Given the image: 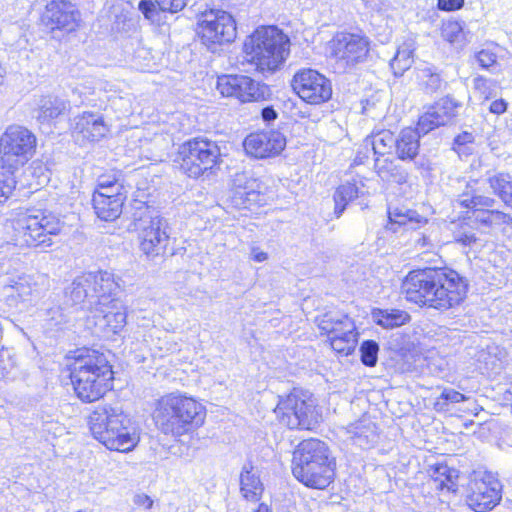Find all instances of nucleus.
I'll list each match as a JSON object with an SVG mask.
<instances>
[{"label":"nucleus","instance_id":"obj_35","mask_svg":"<svg viewBox=\"0 0 512 512\" xmlns=\"http://www.w3.org/2000/svg\"><path fill=\"white\" fill-rule=\"evenodd\" d=\"M395 138L390 130L372 132L364 140L365 147H371L375 157L391 155L393 148H395Z\"/></svg>","mask_w":512,"mask_h":512},{"label":"nucleus","instance_id":"obj_57","mask_svg":"<svg viewBox=\"0 0 512 512\" xmlns=\"http://www.w3.org/2000/svg\"><path fill=\"white\" fill-rule=\"evenodd\" d=\"M157 344L158 346H156V348L158 349V351L154 352V356L164 357L166 354L176 350V343H170L159 339Z\"/></svg>","mask_w":512,"mask_h":512},{"label":"nucleus","instance_id":"obj_60","mask_svg":"<svg viewBox=\"0 0 512 512\" xmlns=\"http://www.w3.org/2000/svg\"><path fill=\"white\" fill-rule=\"evenodd\" d=\"M506 109L507 103L503 99L495 100L489 106L490 112L497 115L503 114L506 111Z\"/></svg>","mask_w":512,"mask_h":512},{"label":"nucleus","instance_id":"obj_39","mask_svg":"<svg viewBox=\"0 0 512 512\" xmlns=\"http://www.w3.org/2000/svg\"><path fill=\"white\" fill-rule=\"evenodd\" d=\"M418 79L427 94L442 92L447 87V82L441 77L437 68L433 66L420 69Z\"/></svg>","mask_w":512,"mask_h":512},{"label":"nucleus","instance_id":"obj_25","mask_svg":"<svg viewBox=\"0 0 512 512\" xmlns=\"http://www.w3.org/2000/svg\"><path fill=\"white\" fill-rule=\"evenodd\" d=\"M59 219L50 212L38 210L34 214V249L45 251L60 232Z\"/></svg>","mask_w":512,"mask_h":512},{"label":"nucleus","instance_id":"obj_12","mask_svg":"<svg viewBox=\"0 0 512 512\" xmlns=\"http://www.w3.org/2000/svg\"><path fill=\"white\" fill-rule=\"evenodd\" d=\"M330 56L339 69L346 70L367 60L370 41L360 33L337 32L329 41Z\"/></svg>","mask_w":512,"mask_h":512},{"label":"nucleus","instance_id":"obj_52","mask_svg":"<svg viewBox=\"0 0 512 512\" xmlns=\"http://www.w3.org/2000/svg\"><path fill=\"white\" fill-rule=\"evenodd\" d=\"M476 59L479 65L484 69L492 67L497 62L496 54L486 49L479 51L476 55Z\"/></svg>","mask_w":512,"mask_h":512},{"label":"nucleus","instance_id":"obj_2","mask_svg":"<svg viewBox=\"0 0 512 512\" xmlns=\"http://www.w3.org/2000/svg\"><path fill=\"white\" fill-rule=\"evenodd\" d=\"M93 437L109 450L130 452L138 444V429L119 405L103 404L89 416Z\"/></svg>","mask_w":512,"mask_h":512},{"label":"nucleus","instance_id":"obj_1","mask_svg":"<svg viewBox=\"0 0 512 512\" xmlns=\"http://www.w3.org/2000/svg\"><path fill=\"white\" fill-rule=\"evenodd\" d=\"M71 358L70 379L82 402L97 401L113 388L114 372L104 353L84 347L74 351Z\"/></svg>","mask_w":512,"mask_h":512},{"label":"nucleus","instance_id":"obj_14","mask_svg":"<svg viewBox=\"0 0 512 512\" xmlns=\"http://www.w3.org/2000/svg\"><path fill=\"white\" fill-rule=\"evenodd\" d=\"M217 90L222 96L234 97L242 103L265 100L270 96L269 87L246 75H222L217 80Z\"/></svg>","mask_w":512,"mask_h":512},{"label":"nucleus","instance_id":"obj_8","mask_svg":"<svg viewBox=\"0 0 512 512\" xmlns=\"http://www.w3.org/2000/svg\"><path fill=\"white\" fill-rule=\"evenodd\" d=\"M503 485L490 471H474L465 488V503L474 512L493 510L501 501Z\"/></svg>","mask_w":512,"mask_h":512},{"label":"nucleus","instance_id":"obj_18","mask_svg":"<svg viewBox=\"0 0 512 512\" xmlns=\"http://www.w3.org/2000/svg\"><path fill=\"white\" fill-rule=\"evenodd\" d=\"M79 12L75 6L66 0H53L46 5L41 15L40 23L49 31L55 30L72 32L78 26Z\"/></svg>","mask_w":512,"mask_h":512},{"label":"nucleus","instance_id":"obj_19","mask_svg":"<svg viewBox=\"0 0 512 512\" xmlns=\"http://www.w3.org/2000/svg\"><path fill=\"white\" fill-rule=\"evenodd\" d=\"M461 106L460 102L450 96L439 99L419 117L418 126L420 131L423 134H428L435 128L451 123Z\"/></svg>","mask_w":512,"mask_h":512},{"label":"nucleus","instance_id":"obj_46","mask_svg":"<svg viewBox=\"0 0 512 512\" xmlns=\"http://www.w3.org/2000/svg\"><path fill=\"white\" fill-rule=\"evenodd\" d=\"M360 360L367 367H374L378 361L379 345L374 340H365L360 345Z\"/></svg>","mask_w":512,"mask_h":512},{"label":"nucleus","instance_id":"obj_4","mask_svg":"<svg viewBox=\"0 0 512 512\" xmlns=\"http://www.w3.org/2000/svg\"><path fill=\"white\" fill-rule=\"evenodd\" d=\"M289 39L275 26L257 28L248 36L243 45V52L247 62L255 70L264 73H273L285 61L289 54Z\"/></svg>","mask_w":512,"mask_h":512},{"label":"nucleus","instance_id":"obj_21","mask_svg":"<svg viewBox=\"0 0 512 512\" xmlns=\"http://www.w3.org/2000/svg\"><path fill=\"white\" fill-rule=\"evenodd\" d=\"M440 287V310H448L460 305L466 298L468 282L457 271L450 268H442Z\"/></svg>","mask_w":512,"mask_h":512},{"label":"nucleus","instance_id":"obj_61","mask_svg":"<svg viewBox=\"0 0 512 512\" xmlns=\"http://www.w3.org/2000/svg\"><path fill=\"white\" fill-rule=\"evenodd\" d=\"M34 285H39L40 291L47 292L50 288V279L46 274H38L36 279L34 278Z\"/></svg>","mask_w":512,"mask_h":512},{"label":"nucleus","instance_id":"obj_40","mask_svg":"<svg viewBox=\"0 0 512 512\" xmlns=\"http://www.w3.org/2000/svg\"><path fill=\"white\" fill-rule=\"evenodd\" d=\"M245 190V202H247V208H250L253 205L261 206L266 203L267 187L260 180L255 178L251 172L248 171Z\"/></svg>","mask_w":512,"mask_h":512},{"label":"nucleus","instance_id":"obj_37","mask_svg":"<svg viewBox=\"0 0 512 512\" xmlns=\"http://www.w3.org/2000/svg\"><path fill=\"white\" fill-rule=\"evenodd\" d=\"M372 319L385 329H393L407 323L410 316L407 312L399 309H374Z\"/></svg>","mask_w":512,"mask_h":512},{"label":"nucleus","instance_id":"obj_58","mask_svg":"<svg viewBox=\"0 0 512 512\" xmlns=\"http://www.w3.org/2000/svg\"><path fill=\"white\" fill-rule=\"evenodd\" d=\"M261 118L265 123L270 124L278 118V112L273 106H266L261 110Z\"/></svg>","mask_w":512,"mask_h":512},{"label":"nucleus","instance_id":"obj_24","mask_svg":"<svg viewBox=\"0 0 512 512\" xmlns=\"http://www.w3.org/2000/svg\"><path fill=\"white\" fill-rule=\"evenodd\" d=\"M294 477L305 486L314 489H325L330 485L335 475V461H328L311 468H293Z\"/></svg>","mask_w":512,"mask_h":512},{"label":"nucleus","instance_id":"obj_45","mask_svg":"<svg viewBox=\"0 0 512 512\" xmlns=\"http://www.w3.org/2000/svg\"><path fill=\"white\" fill-rule=\"evenodd\" d=\"M413 63L412 51L409 48H399L390 61V67L395 75H402Z\"/></svg>","mask_w":512,"mask_h":512},{"label":"nucleus","instance_id":"obj_56","mask_svg":"<svg viewBox=\"0 0 512 512\" xmlns=\"http://www.w3.org/2000/svg\"><path fill=\"white\" fill-rule=\"evenodd\" d=\"M94 192H101L107 195H117L123 199L127 198V191L123 184H116V186L112 185L108 189L107 188H96Z\"/></svg>","mask_w":512,"mask_h":512},{"label":"nucleus","instance_id":"obj_30","mask_svg":"<svg viewBox=\"0 0 512 512\" xmlns=\"http://www.w3.org/2000/svg\"><path fill=\"white\" fill-rule=\"evenodd\" d=\"M70 107L69 102L56 97V96H45L42 97L38 102V115L37 120L41 126L47 125L51 128V124L60 115L64 114Z\"/></svg>","mask_w":512,"mask_h":512},{"label":"nucleus","instance_id":"obj_54","mask_svg":"<svg viewBox=\"0 0 512 512\" xmlns=\"http://www.w3.org/2000/svg\"><path fill=\"white\" fill-rule=\"evenodd\" d=\"M440 399L445 400L450 403H459L466 400L464 394L454 390V389H445L440 396Z\"/></svg>","mask_w":512,"mask_h":512},{"label":"nucleus","instance_id":"obj_6","mask_svg":"<svg viewBox=\"0 0 512 512\" xmlns=\"http://www.w3.org/2000/svg\"><path fill=\"white\" fill-rule=\"evenodd\" d=\"M442 268H425L409 272L401 285L405 298L419 306L440 310Z\"/></svg>","mask_w":512,"mask_h":512},{"label":"nucleus","instance_id":"obj_13","mask_svg":"<svg viewBox=\"0 0 512 512\" xmlns=\"http://www.w3.org/2000/svg\"><path fill=\"white\" fill-rule=\"evenodd\" d=\"M274 412L279 422L289 429L310 430L317 423L314 401L300 396L296 390L281 397Z\"/></svg>","mask_w":512,"mask_h":512},{"label":"nucleus","instance_id":"obj_9","mask_svg":"<svg viewBox=\"0 0 512 512\" xmlns=\"http://www.w3.org/2000/svg\"><path fill=\"white\" fill-rule=\"evenodd\" d=\"M220 158V149L216 142L195 138L179 147L176 162L180 169L192 178H198L212 169Z\"/></svg>","mask_w":512,"mask_h":512},{"label":"nucleus","instance_id":"obj_27","mask_svg":"<svg viewBox=\"0 0 512 512\" xmlns=\"http://www.w3.org/2000/svg\"><path fill=\"white\" fill-rule=\"evenodd\" d=\"M424 135L419 126L413 129L404 128L395 138V154L399 160L404 162L413 161L419 154L420 138Z\"/></svg>","mask_w":512,"mask_h":512},{"label":"nucleus","instance_id":"obj_33","mask_svg":"<svg viewBox=\"0 0 512 512\" xmlns=\"http://www.w3.org/2000/svg\"><path fill=\"white\" fill-rule=\"evenodd\" d=\"M430 475L436 489L453 493L458 490L459 471L457 469L438 463L431 467Z\"/></svg>","mask_w":512,"mask_h":512},{"label":"nucleus","instance_id":"obj_51","mask_svg":"<svg viewBox=\"0 0 512 512\" xmlns=\"http://www.w3.org/2000/svg\"><path fill=\"white\" fill-rule=\"evenodd\" d=\"M120 177H121V174L118 172L100 175L97 179L96 188H107L108 189L112 185L116 186V184H123L121 182Z\"/></svg>","mask_w":512,"mask_h":512},{"label":"nucleus","instance_id":"obj_44","mask_svg":"<svg viewBox=\"0 0 512 512\" xmlns=\"http://www.w3.org/2000/svg\"><path fill=\"white\" fill-rule=\"evenodd\" d=\"M15 180L13 176V165L0 166V204H4L11 196L15 188Z\"/></svg>","mask_w":512,"mask_h":512},{"label":"nucleus","instance_id":"obj_31","mask_svg":"<svg viewBox=\"0 0 512 512\" xmlns=\"http://www.w3.org/2000/svg\"><path fill=\"white\" fill-rule=\"evenodd\" d=\"M374 170L381 180L403 184L407 181L406 170L391 157V155L377 156L374 159Z\"/></svg>","mask_w":512,"mask_h":512},{"label":"nucleus","instance_id":"obj_10","mask_svg":"<svg viewBox=\"0 0 512 512\" xmlns=\"http://www.w3.org/2000/svg\"><path fill=\"white\" fill-rule=\"evenodd\" d=\"M198 34L202 43L212 52L217 47L232 43L237 36L236 21L224 10L211 9L198 20Z\"/></svg>","mask_w":512,"mask_h":512},{"label":"nucleus","instance_id":"obj_55","mask_svg":"<svg viewBox=\"0 0 512 512\" xmlns=\"http://www.w3.org/2000/svg\"><path fill=\"white\" fill-rule=\"evenodd\" d=\"M464 0H437V7L442 11H455L462 8Z\"/></svg>","mask_w":512,"mask_h":512},{"label":"nucleus","instance_id":"obj_62","mask_svg":"<svg viewBox=\"0 0 512 512\" xmlns=\"http://www.w3.org/2000/svg\"><path fill=\"white\" fill-rule=\"evenodd\" d=\"M369 158V148L365 147V143L363 144L362 148L357 152L354 164L355 165H361L366 162V160Z\"/></svg>","mask_w":512,"mask_h":512},{"label":"nucleus","instance_id":"obj_43","mask_svg":"<svg viewBox=\"0 0 512 512\" xmlns=\"http://www.w3.org/2000/svg\"><path fill=\"white\" fill-rule=\"evenodd\" d=\"M474 219L480 225L489 228L512 224V217L509 214L498 209H493V207L485 211L477 212Z\"/></svg>","mask_w":512,"mask_h":512},{"label":"nucleus","instance_id":"obj_28","mask_svg":"<svg viewBox=\"0 0 512 512\" xmlns=\"http://www.w3.org/2000/svg\"><path fill=\"white\" fill-rule=\"evenodd\" d=\"M478 183V180L464 181L465 190L456 199L461 207L473 210L474 216L477 212L494 207L496 203L494 198L479 193L475 187Z\"/></svg>","mask_w":512,"mask_h":512},{"label":"nucleus","instance_id":"obj_22","mask_svg":"<svg viewBox=\"0 0 512 512\" xmlns=\"http://www.w3.org/2000/svg\"><path fill=\"white\" fill-rule=\"evenodd\" d=\"M334 460L330 457L328 446L318 439L303 440L294 450L292 459V469L303 466L311 468L313 465H319Z\"/></svg>","mask_w":512,"mask_h":512},{"label":"nucleus","instance_id":"obj_3","mask_svg":"<svg viewBox=\"0 0 512 512\" xmlns=\"http://www.w3.org/2000/svg\"><path fill=\"white\" fill-rule=\"evenodd\" d=\"M153 418L164 434L181 436L204 423L205 408L192 397L170 393L157 400Z\"/></svg>","mask_w":512,"mask_h":512},{"label":"nucleus","instance_id":"obj_36","mask_svg":"<svg viewBox=\"0 0 512 512\" xmlns=\"http://www.w3.org/2000/svg\"><path fill=\"white\" fill-rule=\"evenodd\" d=\"M240 490L242 495L250 501H257L263 491L260 478L253 472L251 464L244 465L240 475Z\"/></svg>","mask_w":512,"mask_h":512},{"label":"nucleus","instance_id":"obj_50","mask_svg":"<svg viewBox=\"0 0 512 512\" xmlns=\"http://www.w3.org/2000/svg\"><path fill=\"white\" fill-rule=\"evenodd\" d=\"M162 12L177 13L184 9L187 0H155Z\"/></svg>","mask_w":512,"mask_h":512},{"label":"nucleus","instance_id":"obj_7","mask_svg":"<svg viewBox=\"0 0 512 512\" xmlns=\"http://www.w3.org/2000/svg\"><path fill=\"white\" fill-rule=\"evenodd\" d=\"M140 251L151 260L164 256L170 240L171 228L166 218L145 210L135 218Z\"/></svg>","mask_w":512,"mask_h":512},{"label":"nucleus","instance_id":"obj_47","mask_svg":"<svg viewBox=\"0 0 512 512\" xmlns=\"http://www.w3.org/2000/svg\"><path fill=\"white\" fill-rule=\"evenodd\" d=\"M474 135L464 131L458 134L453 141V150L461 157L472 154V144L474 143Z\"/></svg>","mask_w":512,"mask_h":512},{"label":"nucleus","instance_id":"obj_26","mask_svg":"<svg viewBox=\"0 0 512 512\" xmlns=\"http://www.w3.org/2000/svg\"><path fill=\"white\" fill-rule=\"evenodd\" d=\"M341 429L347 440L362 449H368L378 441L376 424L367 416Z\"/></svg>","mask_w":512,"mask_h":512},{"label":"nucleus","instance_id":"obj_23","mask_svg":"<svg viewBox=\"0 0 512 512\" xmlns=\"http://www.w3.org/2000/svg\"><path fill=\"white\" fill-rule=\"evenodd\" d=\"M30 133L21 127H10L0 139L2 164H11L10 157H19L28 152L31 146ZM14 166V163H12Z\"/></svg>","mask_w":512,"mask_h":512},{"label":"nucleus","instance_id":"obj_38","mask_svg":"<svg viewBox=\"0 0 512 512\" xmlns=\"http://www.w3.org/2000/svg\"><path fill=\"white\" fill-rule=\"evenodd\" d=\"M54 409L49 407L47 411H42V414L37 415L34 428L44 437L47 441L50 437L55 438L62 435L64 427L53 417Z\"/></svg>","mask_w":512,"mask_h":512},{"label":"nucleus","instance_id":"obj_41","mask_svg":"<svg viewBox=\"0 0 512 512\" xmlns=\"http://www.w3.org/2000/svg\"><path fill=\"white\" fill-rule=\"evenodd\" d=\"M359 196V188L355 183H344L340 185L333 196L335 207L334 214L337 218H339L344 210L346 209L347 204L356 199Z\"/></svg>","mask_w":512,"mask_h":512},{"label":"nucleus","instance_id":"obj_29","mask_svg":"<svg viewBox=\"0 0 512 512\" xmlns=\"http://www.w3.org/2000/svg\"><path fill=\"white\" fill-rule=\"evenodd\" d=\"M125 200L120 196L101 192H94L92 197L95 214L99 219L107 222L114 221L121 215Z\"/></svg>","mask_w":512,"mask_h":512},{"label":"nucleus","instance_id":"obj_49","mask_svg":"<svg viewBox=\"0 0 512 512\" xmlns=\"http://www.w3.org/2000/svg\"><path fill=\"white\" fill-rule=\"evenodd\" d=\"M138 9L151 22L158 20L160 12H162L155 0H140Z\"/></svg>","mask_w":512,"mask_h":512},{"label":"nucleus","instance_id":"obj_34","mask_svg":"<svg viewBox=\"0 0 512 512\" xmlns=\"http://www.w3.org/2000/svg\"><path fill=\"white\" fill-rule=\"evenodd\" d=\"M485 181L503 203L512 208V176L508 173L487 172Z\"/></svg>","mask_w":512,"mask_h":512},{"label":"nucleus","instance_id":"obj_16","mask_svg":"<svg viewBox=\"0 0 512 512\" xmlns=\"http://www.w3.org/2000/svg\"><path fill=\"white\" fill-rule=\"evenodd\" d=\"M92 317L95 326L104 333H119L126 325V308L123 302L116 297V292L106 293L97 300Z\"/></svg>","mask_w":512,"mask_h":512},{"label":"nucleus","instance_id":"obj_64","mask_svg":"<svg viewBox=\"0 0 512 512\" xmlns=\"http://www.w3.org/2000/svg\"><path fill=\"white\" fill-rule=\"evenodd\" d=\"M268 254L262 250H260L258 247H253L251 249V259L255 262H264L267 260Z\"/></svg>","mask_w":512,"mask_h":512},{"label":"nucleus","instance_id":"obj_17","mask_svg":"<svg viewBox=\"0 0 512 512\" xmlns=\"http://www.w3.org/2000/svg\"><path fill=\"white\" fill-rule=\"evenodd\" d=\"M247 155L264 159L279 155L286 147V137L279 130H266L249 134L243 142Z\"/></svg>","mask_w":512,"mask_h":512},{"label":"nucleus","instance_id":"obj_32","mask_svg":"<svg viewBox=\"0 0 512 512\" xmlns=\"http://www.w3.org/2000/svg\"><path fill=\"white\" fill-rule=\"evenodd\" d=\"M427 218L420 215L417 211L404 208H396L389 211L388 229L397 232L398 227L407 229H416L427 223Z\"/></svg>","mask_w":512,"mask_h":512},{"label":"nucleus","instance_id":"obj_42","mask_svg":"<svg viewBox=\"0 0 512 512\" xmlns=\"http://www.w3.org/2000/svg\"><path fill=\"white\" fill-rule=\"evenodd\" d=\"M247 184V171L236 172L231 180L229 198L236 208H247L245 202V185Z\"/></svg>","mask_w":512,"mask_h":512},{"label":"nucleus","instance_id":"obj_48","mask_svg":"<svg viewBox=\"0 0 512 512\" xmlns=\"http://www.w3.org/2000/svg\"><path fill=\"white\" fill-rule=\"evenodd\" d=\"M463 32L462 23L455 20H449L442 25L441 34L442 37L450 42L456 43L459 41Z\"/></svg>","mask_w":512,"mask_h":512},{"label":"nucleus","instance_id":"obj_5","mask_svg":"<svg viewBox=\"0 0 512 512\" xmlns=\"http://www.w3.org/2000/svg\"><path fill=\"white\" fill-rule=\"evenodd\" d=\"M118 289L119 284L108 271L85 273L65 288V304L91 314L102 295L117 292Z\"/></svg>","mask_w":512,"mask_h":512},{"label":"nucleus","instance_id":"obj_15","mask_svg":"<svg viewBox=\"0 0 512 512\" xmlns=\"http://www.w3.org/2000/svg\"><path fill=\"white\" fill-rule=\"evenodd\" d=\"M292 87L298 96L309 104L324 103L332 96L330 80L311 68L296 72L292 79Z\"/></svg>","mask_w":512,"mask_h":512},{"label":"nucleus","instance_id":"obj_20","mask_svg":"<svg viewBox=\"0 0 512 512\" xmlns=\"http://www.w3.org/2000/svg\"><path fill=\"white\" fill-rule=\"evenodd\" d=\"M72 136L82 145L101 140L108 132L102 115L85 111L71 120Z\"/></svg>","mask_w":512,"mask_h":512},{"label":"nucleus","instance_id":"obj_11","mask_svg":"<svg viewBox=\"0 0 512 512\" xmlns=\"http://www.w3.org/2000/svg\"><path fill=\"white\" fill-rule=\"evenodd\" d=\"M316 323L322 334L328 336L334 351L350 355L356 348L358 332L352 318L342 313H325L317 317Z\"/></svg>","mask_w":512,"mask_h":512},{"label":"nucleus","instance_id":"obj_53","mask_svg":"<svg viewBox=\"0 0 512 512\" xmlns=\"http://www.w3.org/2000/svg\"><path fill=\"white\" fill-rule=\"evenodd\" d=\"M34 177L37 178L36 185L44 186L50 180V172L46 167L42 165H34Z\"/></svg>","mask_w":512,"mask_h":512},{"label":"nucleus","instance_id":"obj_59","mask_svg":"<svg viewBox=\"0 0 512 512\" xmlns=\"http://www.w3.org/2000/svg\"><path fill=\"white\" fill-rule=\"evenodd\" d=\"M134 504L145 509H150L153 506V500L146 494H137L134 496Z\"/></svg>","mask_w":512,"mask_h":512},{"label":"nucleus","instance_id":"obj_63","mask_svg":"<svg viewBox=\"0 0 512 512\" xmlns=\"http://www.w3.org/2000/svg\"><path fill=\"white\" fill-rule=\"evenodd\" d=\"M476 240L477 237L474 233H462L457 238V241L465 246H471Z\"/></svg>","mask_w":512,"mask_h":512}]
</instances>
